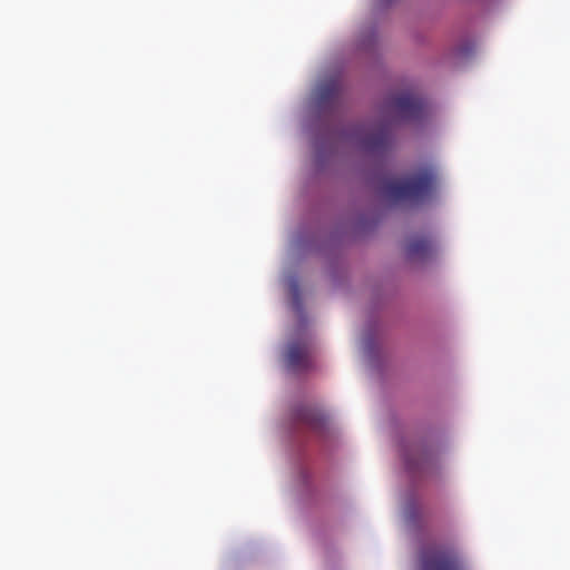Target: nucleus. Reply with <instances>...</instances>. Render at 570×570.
Returning <instances> with one entry per match:
<instances>
[{
  "label": "nucleus",
  "mask_w": 570,
  "mask_h": 570,
  "mask_svg": "<svg viewBox=\"0 0 570 570\" xmlns=\"http://www.w3.org/2000/svg\"><path fill=\"white\" fill-rule=\"evenodd\" d=\"M435 180L434 170L431 167H423L404 180L385 178L382 183V193L394 203H420L431 195Z\"/></svg>",
  "instance_id": "obj_1"
},
{
  "label": "nucleus",
  "mask_w": 570,
  "mask_h": 570,
  "mask_svg": "<svg viewBox=\"0 0 570 570\" xmlns=\"http://www.w3.org/2000/svg\"><path fill=\"white\" fill-rule=\"evenodd\" d=\"M344 86L341 81V68L332 65H322L309 79L305 97L308 107H323V105L338 101L344 96Z\"/></svg>",
  "instance_id": "obj_2"
},
{
  "label": "nucleus",
  "mask_w": 570,
  "mask_h": 570,
  "mask_svg": "<svg viewBox=\"0 0 570 570\" xmlns=\"http://www.w3.org/2000/svg\"><path fill=\"white\" fill-rule=\"evenodd\" d=\"M382 107H425L429 95L417 81L405 80L393 83L382 92Z\"/></svg>",
  "instance_id": "obj_3"
},
{
  "label": "nucleus",
  "mask_w": 570,
  "mask_h": 570,
  "mask_svg": "<svg viewBox=\"0 0 570 570\" xmlns=\"http://www.w3.org/2000/svg\"><path fill=\"white\" fill-rule=\"evenodd\" d=\"M421 570H465L463 559L453 546L424 548L420 554Z\"/></svg>",
  "instance_id": "obj_4"
},
{
  "label": "nucleus",
  "mask_w": 570,
  "mask_h": 570,
  "mask_svg": "<svg viewBox=\"0 0 570 570\" xmlns=\"http://www.w3.org/2000/svg\"><path fill=\"white\" fill-rule=\"evenodd\" d=\"M481 50V42L474 36L460 38L451 48L449 59L456 68H465L474 61Z\"/></svg>",
  "instance_id": "obj_5"
},
{
  "label": "nucleus",
  "mask_w": 570,
  "mask_h": 570,
  "mask_svg": "<svg viewBox=\"0 0 570 570\" xmlns=\"http://www.w3.org/2000/svg\"><path fill=\"white\" fill-rule=\"evenodd\" d=\"M286 363L289 370L297 372L307 370L312 365L308 344L305 342H293L286 352Z\"/></svg>",
  "instance_id": "obj_6"
},
{
  "label": "nucleus",
  "mask_w": 570,
  "mask_h": 570,
  "mask_svg": "<svg viewBox=\"0 0 570 570\" xmlns=\"http://www.w3.org/2000/svg\"><path fill=\"white\" fill-rule=\"evenodd\" d=\"M377 42L379 33L375 23L366 21L358 26L354 37L356 50L372 52L376 48Z\"/></svg>",
  "instance_id": "obj_7"
},
{
  "label": "nucleus",
  "mask_w": 570,
  "mask_h": 570,
  "mask_svg": "<svg viewBox=\"0 0 570 570\" xmlns=\"http://www.w3.org/2000/svg\"><path fill=\"white\" fill-rule=\"evenodd\" d=\"M434 253V245L429 236H415L406 246V257L410 261H425Z\"/></svg>",
  "instance_id": "obj_8"
},
{
  "label": "nucleus",
  "mask_w": 570,
  "mask_h": 570,
  "mask_svg": "<svg viewBox=\"0 0 570 570\" xmlns=\"http://www.w3.org/2000/svg\"><path fill=\"white\" fill-rule=\"evenodd\" d=\"M392 142V136L387 128H381L375 132L368 135L364 145L365 148L370 151H380L386 149Z\"/></svg>",
  "instance_id": "obj_9"
},
{
  "label": "nucleus",
  "mask_w": 570,
  "mask_h": 570,
  "mask_svg": "<svg viewBox=\"0 0 570 570\" xmlns=\"http://www.w3.org/2000/svg\"><path fill=\"white\" fill-rule=\"evenodd\" d=\"M297 420L311 430H318L323 425V420L311 409H302L297 412Z\"/></svg>",
  "instance_id": "obj_10"
},
{
  "label": "nucleus",
  "mask_w": 570,
  "mask_h": 570,
  "mask_svg": "<svg viewBox=\"0 0 570 570\" xmlns=\"http://www.w3.org/2000/svg\"><path fill=\"white\" fill-rule=\"evenodd\" d=\"M394 111H396V115L399 117H410V116H414L416 115L419 111H422L423 109H405V108H402V109H393Z\"/></svg>",
  "instance_id": "obj_11"
},
{
  "label": "nucleus",
  "mask_w": 570,
  "mask_h": 570,
  "mask_svg": "<svg viewBox=\"0 0 570 570\" xmlns=\"http://www.w3.org/2000/svg\"><path fill=\"white\" fill-rule=\"evenodd\" d=\"M371 1L374 2L379 7H387V6L392 4L395 0H371Z\"/></svg>",
  "instance_id": "obj_12"
},
{
  "label": "nucleus",
  "mask_w": 570,
  "mask_h": 570,
  "mask_svg": "<svg viewBox=\"0 0 570 570\" xmlns=\"http://www.w3.org/2000/svg\"><path fill=\"white\" fill-rule=\"evenodd\" d=\"M404 461H405L406 468H407L409 470H413V469L415 468V464L411 461V459H410V458L405 456V458H404Z\"/></svg>",
  "instance_id": "obj_13"
}]
</instances>
